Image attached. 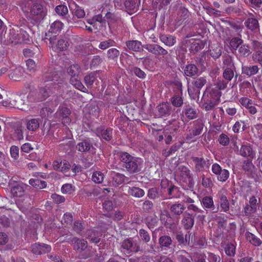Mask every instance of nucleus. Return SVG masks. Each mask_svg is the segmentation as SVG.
<instances>
[{"instance_id": "nucleus-44", "label": "nucleus", "mask_w": 262, "mask_h": 262, "mask_svg": "<svg viewBox=\"0 0 262 262\" xmlns=\"http://www.w3.org/2000/svg\"><path fill=\"white\" fill-rule=\"evenodd\" d=\"M67 72L71 77H78L80 72V68L78 64H73L68 68Z\"/></svg>"}, {"instance_id": "nucleus-20", "label": "nucleus", "mask_w": 262, "mask_h": 262, "mask_svg": "<svg viewBox=\"0 0 262 262\" xmlns=\"http://www.w3.org/2000/svg\"><path fill=\"white\" fill-rule=\"evenodd\" d=\"M25 185L23 183H16L11 189V195L14 197H21L25 193Z\"/></svg>"}, {"instance_id": "nucleus-5", "label": "nucleus", "mask_w": 262, "mask_h": 262, "mask_svg": "<svg viewBox=\"0 0 262 262\" xmlns=\"http://www.w3.org/2000/svg\"><path fill=\"white\" fill-rule=\"evenodd\" d=\"M177 174L179 176L180 181L185 183L188 187H191L193 185V179L190 170L184 166H180L177 170Z\"/></svg>"}, {"instance_id": "nucleus-12", "label": "nucleus", "mask_w": 262, "mask_h": 262, "mask_svg": "<svg viewBox=\"0 0 262 262\" xmlns=\"http://www.w3.org/2000/svg\"><path fill=\"white\" fill-rule=\"evenodd\" d=\"M227 194V190L224 189H221L217 194L221 207L224 212H227L229 210V203L226 196Z\"/></svg>"}, {"instance_id": "nucleus-54", "label": "nucleus", "mask_w": 262, "mask_h": 262, "mask_svg": "<svg viewBox=\"0 0 262 262\" xmlns=\"http://www.w3.org/2000/svg\"><path fill=\"white\" fill-rule=\"evenodd\" d=\"M222 53V47L220 46L215 47L210 51V54L214 59L219 58L221 56Z\"/></svg>"}, {"instance_id": "nucleus-22", "label": "nucleus", "mask_w": 262, "mask_h": 262, "mask_svg": "<svg viewBox=\"0 0 262 262\" xmlns=\"http://www.w3.org/2000/svg\"><path fill=\"white\" fill-rule=\"evenodd\" d=\"M194 218L189 213L185 212L182 220V224L186 229H191L194 225Z\"/></svg>"}, {"instance_id": "nucleus-8", "label": "nucleus", "mask_w": 262, "mask_h": 262, "mask_svg": "<svg viewBox=\"0 0 262 262\" xmlns=\"http://www.w3.org/2000/svg\"><path fill=\"white\" fill-rule=\"evenodd\" d=\"M143 48L157 56H165L168 54V51L158 44L143 45Z\"/></svg>"}, {"instance_id": "nucleus-11", "label": "nucleus", "mask_w": 262, "mask_h": 262, "mask_svg": "<svg viewBox=\"0 0 262 262\" xmlns=\"http://www.w3.org/2000/svg\"><path fill=\"white\" fill-rule=\"evenodd\" d=\"M5 35L7 43L16 44L21 42L20 37L18 33V31H16L14 29H10L8 33H5Z\"/></svg>"}, {"instance_id": "nucleus-60", "label": "nucleus", "mask_w": 262, "mask_h": 262, "mask_svg": "<svg viewBox=\"0 0 262 262\" xmlns=\"http://www.w3.org/2000/svg\"><path fill=\"white\" fill-rule=\"evenodd\" d=\"M73 221L72 215L70 213H66L63 215L61 223L66 226L70 225Z\"/></svg>"}, {"instance_id": "nucleus-61", "label": "nucleus", "mask_w": 262, "mask_h": 262, "mask_svg": "<svg viewBox=\"0 0 262 262\" xmlns=\"http://www.w3.org/2000/svg\"><path fill=\"white\" fill-rule=\"evenodd\" d=\"M179 146L177 145H173L169 149H165L163 150L162 154L165 157H168L172 154L175 152L178 149Z\"/></svg>"}, {"instance_id": "nucleus-49", "label": "nucleus", "mask_w": 262, "mask_h": 262, "mask_svg": "<svg viewBox=\"0 0 262 262\" xmlns=\"http://www.w3.org/2000/svg\"><path fill=\"white\" fill-rule=\"evenodd\" d=\"M104 179V174L101 171H95L93 173L92 180L96 183H101Z\"/></svg>"}, {"instance_id": "nucleus-36", "label": "nucleus", "mask_w": 262, "mask_h": 262, "mask_svg": "<svg viewBox=\"0 0 262 262\" xmlns=\"http://www.w3.org/2000/svg\"><path fill=\"white\" fill-rule=\"evenodd\" d=\"M98 136L101 137L106 141H110L112 138V129H99L97 130Z\"/></svg>"}, {"instance_id": "nucleus-9", "label": "nucleus", "mask_w": 262, "mask_h": 262, "mask_svg": "<svg viewBox=\"0 0 262 262\" xmlns=\"http://www.w3.org/2000/svg\"><path fill=\"white\" fill-rule=\"evenodd\" d=\"M58 76L56 74L50 73H45L43 75L42 81L44 83L49 82L47 84V85L53 86L54 89H58L59 82L58 81Z\"/></svg>"}, {"instance_id": "nucleus-47", "label": "nucleus", "mask_w": 262, "mask_h": 262, "mask_svg": "<svg viewBox=\"0 0 262 262\" xmlns=\"http://www.w3.org/2000/svg\"><path fill=\"white\" fill-rule=\"evenodd\" d=\"M234 73L232 69L231 68L225 69L223 73V76L227 82L230 81L234 77Z\"/></svg>"}, {"instance_id": "nucleus-3", "label": "nucleus", "mask_w": 262, "mask_h": 262, "mask_svg": "<svg viewBox=\"0 0 262 262\" xmlns=\"http://www.w3.org/2000/svg\"><path fill=\"white\" fill-rule=\"evenodd\" d=\"M45 39L49 41L51 48L55 52H58L67 49V42L63 39L57 40L56 35L50 36L49 33H46Z\"/></svg>"}, {"instance_id": "nucleus-2", "label": "nucleus", "mask_w": 262, "mask_h": 262, "mask_svg": "<svg viewBox=\"0 0 262 262\" xmlns=\"http://www.w3.org/2000/svg\"><path fill=\"white\" fill-rule=\"evenodd\" d=\"M24 11L32 16L42 18L46 15L47 10L38 0H28L25 5Z\"/></svg>"}, {"instance_id": "nucleus-31", "label": "nucleus", "mask_w": 262, "mask_h": 262, "mask_svg": "<svg viewBox=\"0 0 262 262\" xmlns=\"http://www.w3.org/2000/svg\"><path fill=\"white\" fill-rule=\"evenodd\" d=\"M128 193L129 195L138 198L143 196L145 194V192L142 189L137 187H129Z\"/></svg>"}, {"instance_id": "nucleus-17", "label": "nucleus", "mask_w": 262, "mask_h": 262, "mask_svg": "<svg viewBox=\"0 0 262 262\" xmlns=\"http://www.w3.org/2000/svg\"><path fill=\"white\" fill-rule=\"evenodd\" d=\"M58 89H54L53 86H49L46 84L44 87L39 89L38 92V99L39 101H42L48 98L52 92Z\"/></svg>"}, {"instance_id": "nucleus-23", "label": "nucleus", "mask_w": 262, "mask_h": 262, "mask_svg": "<svg viewBox=\"0 0 262 262\" xmlns=\"http://www.w3.org/2000/svg\"><path fill=\"white\" fill-rule=\"evenodd\" d=\"M259 68L256 65L245 66L242 67V73L248 77H251L258 73Z\"/></svg>"}, {"instance_id": "nucleus-4", "label": "nucleus", "mask_w": 262, "mask_h": 262, "mask_svg": "<svg viewBox=\"0 0 262 262\" xmlns=\"http://www.w3.org/2000/svg\"><path fill=\"white\" fill-rule=\"evenodd\" d=\"M25 96L24 95H14L12 96L9 100V102L7 104V102H4V105L12 106L17 108L19 110L25 111L28 108L27 105L25 102Z\"/></svg>"}, {"instance_id": "nucleus-59", "label": "nucleus", "mask_w": 262, "mask_h": 262, "mask_svg": "<svg viewBox=\"0 0 262 262\" xmlns=\"http://www.w3.org/2000/svg\"><path fill=\"white\" fill-rule=\"evenodd\" d=\"M61 192L64 194H71L75 191V187L70 184H65L62 185Z\"/></svg>"}, {"instance_id": "nucleus-27", "label": "nucleus", "mask_w": 262, "mask_h": 262, "mask_svg": "<svg viewBox=\"0 0 262 262\" xmlns=\"http://www.w3.org/2000/svg\"><path fill=\"white\" fill-rule=\"evenodd\" d=\"M63 27V24L59 21L56 20L51 25L50 29L48 33L50 36L55 35L53 34H56L61 31Z\"/></svg>"}, {"instance_id": "nucleus-28", "label": "nucleus", "mask_w": 262, "mask_h": 262, "mask_svg": "<svg viewBox=\"0 0 262 262\" xmlns=\"http://www.w3.org/2000/svg\"><path fill=\"white\" fill-rule=\"evenodd\" d=\"M182 112L189 119H193L196 118L198 115L196 110L189 105L185 106Z\"/></svg>"}, {"instance_id": "nucleus-62", "label": "nucleus", "mask_w": 262, "mask_h": 262, "mask_svg": "<svg viewBox=\"0 0 262 262\" xmlns=\"http://www.w3.org/2000/svg\"><path fill=\"white\" fill-rule=\"evenodd\" d=\"M153 208V203L149 200L145 201L142 205V209L146 212H150Z\"/></svg>"}, {"instance_id": "nucleus-38", "label": "nucleus", "mask_w": 262, "mask_h": 262, "mask_svg": "<svg viewBox=\"0 0 262 262\" xmlns=\"http://www.w3.org/2000/svg\"><path fill=\"white\" fill-rule=\"evenodd\" d=\"M168 194L170 196V198L181 199L183 193L181 192L176 186H172L168 188Z\"/></svg>"}, {"instance_id": "nucleus-6", "label": "nucleus", "mask_w": 262, "mask_h": 262, "mask_svg": "<svg viewBox=\"0 0 262 262\" xmlns=\"http://www.w3.org/2000/svg\"><path fill=\"white\" fill-rule=\"evenodd\" d=\"M122 251L127 254L137 252L140 251V247L138 244L131 239L123 241L121 245Z\"/></svg>"}, {"instance_id": "nucleus-7", "label": "nucleus", "mask_w": 262, "mask_h": 262, "mask_svg": "<svg viewBox=\"0 0 262 262\" xmlns=\"http://www.w3.org/2000/svg\"><path fill=\"white\" fill-rule=\"evenodd\" d=\"M212 172L217 176V179L221 182H225L229 176V172L225 169H222L219 164L214 163L212 165Z\"/></svg>"}, {"instance_id": "nucleus-64", "label": "nucleus", "mask_w": 262, "mask_h": 262, "mask_svg": "<svg viewBox=\"0 0 262 262\" xmlns=\"http://www.w3.org/2000/svg\"><path fill=\"white\" fill-rule=\"evenodd\" d=\"M132 72L136 76H137L140 78L143 79L146 76V74L145 73V72L141 70L140 68L137 67L133 68L132 70Z\"/></svg>"}, {"instance_id": "nucleus-51", "label": "nucleus", "mask_w": 262, "mask_h": 262, "mask_svg": "<svg viewBox=\"0 0 262 262\" xmlns=\"http://www.w3.org/2000/svg\"><path fill=\"white\" fill-rule=\"evenodd\" d=\"M120 52L116 48H111L107 52V57L112 60H116L119 56Z\"/></svg>"}, {"instance_id": "nucleus-29", "label": "nucleus", "mask_w": 262, "mask_h": 262, "mask_svg": "<svg viewBox=\"0 0 262 262\" xmlns=\"http://www.w3.org/2000/svg\"><path fill=\"white\" fill-rule=\"evenodd\" d=\"M198 73V69L195 64L193 63L189 64L186 66L184 69V74L186 76L192 77Z\"/></svg>"}, {"instance_id": "nucleus-25", "label": "nucleus", "mask_w": 262, "mask_h": 262, "mask_svg": "<svg viewBox=\"0 0 262 262\" xmlns=\"http://www.w3.org/2000/svg\"><path fill=\"white\" fill-rule=\"evenodd\" d=\"M53 168L55 170L66 172L70 168V164L66 161L57 160L53 162Z\"/></svg>"}, {"instance_id": "nucleus-39", "label": "nucleus", "mask_w": 262, "mask_h": 262, "mask_svg": "<svg viewBox=\"0 0 262 262\" xmlns=\"http://www.w3.org/2000/svg\"><path fill=\"white\" fill-rule=\"evenodd\" d=\"M147 196L152 200L158 199L162 196L161 191L156 187L151 188L148 190Z\"/></svg>"}, {"instance_id": "nucleus-18", "label": "nucleus", "mask_w": 262, "mask_h": 262, "mask_svg": "<svg viewBox=\"0 0 262 262\" xmlns=\"http://www.w3.org/2000/svg\"><path fill=\"white\" fill-rule=\"evenodd\" d=\"M76 149L80 152H86L89 151L93 148L92 141L90 138H85L81 140L76 145Z\"/></svg>"}, {"instance_id": "nucleus-30", "label": "nucleus", "mask_w": 262, "mask_h": 262, "mask_svg": "<svg viewBox=\"0 0 262 262\" xmlns=\"http://www.w3.org/2000/svg\"><path fill=\"white\" fill-rule=\"evenodd\" d=\"M244 24L248 29L251 31L257 30L259 27L257 20L254 18H249L247 19Z\"/></svg>"}, {"instance_id": "nucleus-46", "label": "nucleus", "mask_w": 262, "mask_h": 262, "mask_svg": "<svg viewBox=\"0 0 262 262\" xmlns=\"http://www.w3.org/2000/svg\"><path fill=\"white\" fill-rule=\"evenodd\" d=\"M223 68H231L232 67H234L233 60L232 57L229 55H225L223 57Z\"/></svg>"}, {"instance_id": "nucleus-52", "label": "nucleus", "mask_w": 262, "mask_h": 262, "mask_svg": "<svg viewBox=\"0 0 262 262\" xmlns=\"http://www.w3.org/2000/svg\"><path fill=\"white\" fill-rule=\"evenodd\" d=\"M172 104L177 107H180L183 104V100L179 95H174L171 98Z\"/></svg>"}, {"instance_id": "nucleus-53", "label": "nucleus", "mask_w": 262, "mask_h": 262, "mask_svg": "<svg viewBox=\"0 0 262 262\" xmlns=\"http://www.w3.org/2000/svg\"><path fill=\"white\" fill-rule=\"evenodd\" d=\"M124 6L126 11L129 14H132L136 8V4L132 0H126L124 3Z\"/></svg>"}, {"instance_id": "nucleus-14", "label": "nucleus", "mask_w": 262, "mask_h": 262, "mask_svg": "<svg viewBox=\"0 0 262 262\" xmlns=\"http://www.w3.org/2000/svg\"><path fill=\"white\" fill-rule=\"evenodd\" d=\"M24 69L21 67H18L10 70L8 76L14 81H20L24 78Z\"/></svg>"}, {"instance_id": "nucleus-48", "label": "nucleus", "mask_w": 262, "mask_h": 262, "mask_svg": "<svg viewBox=\"0 0 262 262\" xmlns=\"http://www.w3.org/2000/svg\"><path fill=\"white\" fill-rule=\"evenodd\" d=\"M125 178V176L122 174H115L113 178V184L115 186L121 185L124 181Z\"/></svg>"}, {"instance_id": "nucleus-37", "label": "nucleus", "mask_w": 262, "mask_h": 262, "mask_svg": "<svg viewBox=\"0 0 262 262\" xmlns=\"http://www.w3.org/2000/svg\"><path fill=\"white\" fill-rule=\"evenodd\" d=\"M190 42V50L193 52H198L204 47L203 41L200 40H195L192 39Z\"/></svg>"}, {"instance_id": "nucleus-34", "label": "nucleus", "mask_w": 262, "mask_h": 262, "mask_svg": "<svg viewBox=\"0 0 262 262\" xmlns=\"http://www.w3.org/2000/svg\"><path fill=\"white\" fill-rule=\"evenodd\" d=\"M185 209V206L179 203H175L171 205L170 207L171 212L176 215L182 214Z\"/></svg>"}, {"instance_id": "nucleus-40", "label": "nucleus", "mask_w": 262, "mask_h": 262, "mask_svg": "<svg viewBox=\"0 0 262 262\" xmlns=\"http://www.w3.org/2000/svg\"><path fill=\"white\" fill-rule=\"evenodd\" d=\"M97 74L93 73L85 76L84 82L86 86L88 87L92 86L95 82V84L98 85L97 82H96V81H98L97 80Z\"/></svg>"}, {"instance_id": "nucleus-15", "label": "nucleus", "mask_w": 262, "mask_h": 262, "mask_svg": "<svg viewBox=\"0 0 262 262\" xmlns=\"http://www.w3.org/2000/svg\"><path fill=\"white\" fill-rule=\"evenodd\" d=\"M55 11L58 15L64 17L69 24H73L74 18H71L68 14V9L66 6L60 5L56 6Z\"/></svg>"}, {"instance_id": "nucleus-50", "label": "nucleus", "mask_w": 262, "mask_h": 262, "mask_svg": "<svg viewBox=\"0 0 262 262\" xmlns=\"http://www.w3.org/2000/svg\"><path fill=\"white\" fill-rule=\"evenodd\" d=\"M238 52L241 56H248L251 53L248 46L243 43L238 48Z\"/></svg>"}, {"instance_id": "nucleus-56", "label": "nucleus", "mask_w": 262, "mask_h": 262, "mask_svg": "<svg viewBox=\"0 0 262 262\" xmlns=\"http://www.w3.org/2000/svg\"><path fill=\"white\" fill-rule=\"evenodd\" d=\"M243 40L238 37L233 38L230 42V45L231 47L234 49L236 50L241 46L243 43Z\"/></svg>"}, {"instance_id": "nucleus-57", "label": "nucleus", "mask_w": 262, "mask_h": 262, "mask_svg": "<svg viewBox=\"0 0 262 262\" xmlns=\"http://www.w3.org/2000/svg\"><path fill=\"white\" fill-rule=\"evenodd\" d=\"M171 239L170 237L167 235L162 236L159 238V244L161 246L168 247L171 244Z\"/></svg>"}, {"instance_id": "nucleus-43", "label": "nucleus", "mask_w": 262, "mask_h": 262, "mask_svg": "<svg viewBox=\"0 0 262 262\" xmlns=\"http://www.w3.org/2000/svg\"><path fill=\"white\" fill-rule=\"evenodd\" d=\"M29 183L35 188L38 189H42L47 186L46 182L38 179H31Z\"/></svg>"}, {"instance_id": "nucleus-45", "label": "nucleus", "mask_w": 262, "mask_h": 262, "mask_svg": "<svg viewBox=\"0 0 262 262\" xmlns=\"http://www.w3.org/2000/svg\"><path fill=\"white\" fill-rule=\"evenodd\" d=\"M207 82V80L205 77H200L194 79L192 84L198 90L201 89Z\"/></svg>"}, {"instance_id": "nucleus-63", "label": "nucleus", "mask_w": 262, "mask_h": 262, "mask_svg": "<svg viewBox=\"0 0 262 262\" xmlns=\"http://www.w3.org/2000/svg\"><path fill=\"white\" fill-rule=\"evenodd\" d=\"M87 238L89 239L91 242L95 244L98 243L100 239L99 236H95V233L91 231L88 232Z\"/></svg>"}, {"instance_id": "nucleus-24", "label": "nucleus", "mask_w": 262, "mask_h": 262, "mask_svg": "<svg viewBox=\"0 0 262 262\" xmlns=\"http://www.w3.org/2000/svg\"><path fill=\"white\" fill-rule=\"evenodd\" d=\"M160 40L168 47H172L176 43V38L169 34H161L159 36Z\"/></svg>"}, {"instance_id": "nucleus-19", "label": "nucleus", "mask_w": 262, "mask_h": 262, "mask_svg": "<svg viewBox=\"0 0 262 262\" xmlns=\"http://www.w3.org/2000/svg\"><path fill=\"white\" fill-rule=\"evenodd\" d=\"M55 114L59 119H62V123L63 124H68L71 122V119L68 117L70 114V111L67 107L59 109Z\"/></svg>"}, {"instance_id": "nucleus-42", "label": "nucleus", "mask_w": 262, "mask_h": 262, "mask_svg": "<svg viewBox=\"0 0 262 262\" xmlns=\"http://www.w3.org/2000/svg\"><path fill=\"white\" fill-rule=\"evenodd\" d=\"M72 241L74 242V248L77 250H84L87 247V242L84 239L75 237Z\"/></svg>"}, {"instance_id": "nucleus-21", "label": "nucleus", "mask_w": 262, "mask_h": 262, "mask_svg": "<svg viewBox=\"0 0 262 262\" xmlns=\"http://www.w3.org/2000/svg\"><path fill=\"white\" fill-rule=\"evenodd\" d=\"M157 116L160 117L168 116L171 112V107L167 102L162 103L157 107Z\"/></svg>"}, {"instance_id": "nucleus-16", "label": "nucleus", "mask_w": 262, "mask_h": 262, "mask_svg": "<svg viewBox=\"0 0 262 262\" xmlns=\"http://www.w3.org/2000/svg\"><path fill=\"white\" fill-rule=\"evenodd\" d=\"M31 249L32 252L36 254H42L49 252L51 250V248L49 245L37 243L32 245Z\"/></svg>"}, {"instance_id": "nucleus-32", "label": "nucleus", "mask_w": 262, "mask_h": 262, "mask_svg": "<svg viewBox=\"0 0 262 262\" xmlns=\"http://www.w3.org/2000/svg\"><path fill=\"white\" fill-rule=\"evenodd\" d=\"M245 236L247 241L255 246H259L261 244V241L253 234L246 232Z\"/></svg>"}, {"instance_id": "nucleus-41", "label": "nucleus", "mask_w": 262, "mask_h": 262, "mask_svg": "<svg viewBox=\"0 0 262 262\" xmlns=\"http://www.w3.org/2000/svg\"><path fill=\"white\" fill-rule=\"evenodd\" d=\"M239 153L243 157L253 158V150L249 146L243 145L240 149Z\"/></svg>"}, {"instance_id": "nucleus-13", "label": "nucleus", "mask_w": 262, "mask_h": 262, "mask_svg": "<svg viewBox=\"0 0 262 262\" xmlns=\"http://www.w3.org/2000/svg\"><path fill=\"white\" fill-rule=\"evenodd\" d=\"M203 128V124L200 121H195L193 129L189 130V133L187 135L186 140L188 141H190L194 137L200 135Z\"/></svg>"}, {"instance_id": "nucleus-35", "label": "nucleus", "mask_w": 262, "mask_h": 262, "mask_svg": "<svg viewBox=\"0 0 262 262\" xmlns=\"http://www.w3.org/2000/svg\"><path fill=\"white\" fill-rule=\"evenodd\" d=\"M26 125L29 130L35 132L39 127V120L36 118L31 119L28 121Z\"/></svg>"}, {"instance_id": "nucleus-10", "label": "nucleus", "mask_w": 262, "mask_h": 262, "mask_svg": "<svg viewBox=\"0 0 262 262\" xmlns=\"http://www.w3.org/2000/svg\"><path fill=\"white\" fill-rule=\"evenodd\" d=\"M221 93L217 90H206L204 93L203 99V100L210 99L212 102L218 104L220 100Z\"/></svg>"}, {"instance_id": "nucleus-55", "label": "nucleus", "mask_w": 262, "mask_h": 262, "mask_svg": "<svg viewBox=\"0 0 262 262\" xmlns=\"http://www.w3.org/2000/svg\"><path fill=\"white\" fill-rule=\"evenodd\" d=\"M203 205L206 208H214V203L210 196L204 197L202 201Z\"/></svg>"}, {"instance_id": "nucleus-33", "label": "nucleus", "mask_w": 262, "mask_h": 262, "mask_svg": "<svg viewBox=\"0 0 262 262\" xmlns=\"http://www.w3.org/2000/svg\"><path fill=\"white\" fill-rule=\"evenodd\" d=\"M70 83L77 89L83 92H86L87 89L84 87L78 77H72L70 79Z\"/></svg>"}, {"instance_id": "nucleus-1", "label": "nucleus", "mask_w": 262, "mask_h": 262, "mask_svg": "<svg viewBox=\"0 0 262 262\" xmlns=\"http://www.w3.org/2000/svg\"><path fill=\"white\" fill-rule=\"evenodd\" d=\"M119 157L123 166L129 172L136 173L141 170L143 163L141 158L132 156L126 152H121Z\"/></svg>"}, {"instance_id": "nucleus-26", "label": "nucleus", "mask_w": 262, "mask_h": 262, "mask_svg": "<svg viewBox=\"0 0 262 262\" xmlns=\"http://www.w3.org/2000/svg\"><path fill=\"white\" fill-rule=\"evenodd\" d=\"M127 48L130 51L134 52H139L143 46L141 41L138 40H128L126 42Z\"/></svg>"}, {"instance_id": "nucleus-58", "label": "nucleus", "mask_w": 262, "mask_h": 262, "mask_svg": "<svg viewBox=\"0 0 262 262\" xmlns=\"http://www.w3.org/2000/svg\"><path fill=\"white\" fill-rule=\"evenodd\" d=\"M115 43V42L113 40L110 39L101 41L99 45V48L102 50H105L110 47L114 46Z\"/></svg>"}]
</instances>
